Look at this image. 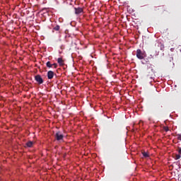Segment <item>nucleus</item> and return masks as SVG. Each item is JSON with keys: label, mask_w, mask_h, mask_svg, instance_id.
I'll list each match as a JSON object with an SVG mask.
<instances>
[{"label": "nucleus", "mask_w": 181, "mask_h": 181, "mask_svg": "<svg viewBox=\"0 0 181 181\" xmlns=\"http://www.w3.org/2000/svg\"><path fill=\"white\" fill-rule=\"evenodd\" d=\"M136 56L139 60H144V59L146 57V53H145V52H142L140 49H138L136 50Z\"/></svg>", "instance_id": "f257e3e1"}, {"label": "nucleus", "mask_w": 181, "mask_h": 181, "mask_svg": "<svg viewBox=\"0 0 181 181\" xmlns=\"http://www.w3.org/2000/svg\"><path fill=\"white\" fill-rule=\"evenodd\" d=\"M154 110L158 112L162 111V110H163V103L160 102H158L157 103H156L154 106Z\"/></svg>", "instance_id": "f03ea898"}, {"label": "nucleus", "mask_w": 181, "mask_h": 181, "mask_svg": "<svg viewBox=\"0 0 181 181\" xmlns=\"http://www.w3.org/2000/svg\"><path fill=\"white\" fill-rule=\"evenodd\" d=\"M35 80L37 82L38 84H43L44 81L40 75H36L35 76Z\"/></svg>", "instance_id": "7ed1b4c3"}, {"label": "nucleus", "mask_w": 181, "mask_h": 181, "mask_svg": "<svg viewBox=\"0 0 181 181\" xmlns=\"http://www.w3.org/2000/svg\"><path fill=\"white\" fill-rule=\"evenodd\" d=\"M55 138L57 141H63V138H64V136L60 133V132H58L55 134Z\"/></svg>", "instance_id": "20e7f679"}, {"label": "nucleus", "mask_w": 181, "mask_h": 181, "mask_svg": "<svg viewBox=\"0 0 181 181\" xmlns=\"http://www.w3.org/2000/svg\"><path fill=\"white\" fill-rule=\"evenodd\" d=\"M48 80H52L54 77V72L53 71H49L47 74Z\"/></svg>", "instance_id": "39448f33"}, {"label": "nucleus", "mask_w": 181, "mask_h": 181, "mask_svg": "<svg viewBox=\"0 0 181 181\" xmlns=\"http://www.w3.org/2000/svg\"><path fill=\"white\" fill-rule=\"evenodd\" d=\"M74 11H75V14L76 15H80V13H83V8H74Z\"/></svg>", "instance_id": "423d86ee"}, {"label": "nucleus", "mask_w": 181, "mask_h": 181, "mask_svg": "<svg viewBox=\"0 0 181 181\" xmlns=\"http://www.w3.org/2000/svg\"><path fill=\"white\" fill-rule=\"evenodd\" d=\"M57 63L59 64V66H64V61L63 60V58H58Z\"/></svg>", "instance_id": "0eeeda50"}, {"label": "nucleus", "mask_w": 181, "mask_h": 181, "mask_svg": "<svg viewBox=\"0 0 181 181\" xmlns=\"http://www.w3.org/2000/svg\"><path fill=\"white\" fill-rule=\"evenodd\" d=\"M27 148H32L33 146V141H28L25 144Z\"/></svg>", "instance_id": "6e6552de"}, {"label": "nucleus", "mask_w": 181, "mask_h": 181, "mask_svg": "<svg viewBox=\"0 0 181 181\" xmlns=\"http://www.w3.org/2000/svg\"><path fill=\"white\" fill-rule=\"evenodd\" d=\"M54 30L56 32H59V30H60V25H57L55 27H54L52 32H54Z\"/></svg>", "instance_id": "1a4fd4ad"}, {"label": "nucleus", "mask_w": 181, "mask_h": 181, "mask_svg": "<svg viewBox=\"0 0 181 181\" xmlns=\"http://www.w3.org/2000/svg\"><path fill=\"white\" fill-rule=\"evenodd\" d=\"M47 67H49V69H51V67H53V64L50 63V62H47L46 64Z\"/></svg>", "instance_id": "9d476101"}, {"label": "nucleus", "mask_w": 181, "mask_h": 181, "mask_svg": "<svg viewBox=\"0 0 181 181\" xmlns=\"http://www.w3.org/2000/svg\"><path fill=\"white\" fill-rule=\"evenodd\" d=\"M142 155L144 158H149V154H148L146 152H143Z\"/></svg>", "instance_id": "9b49d317"}, {"label": "nucleus", "mask_w": 181, "mask_h": 181, "mask_svg": "<svg viewBox=\"0 0 181 181\" xmlns=\"http://www.w3.org/2000/svg\"><path fill=\"white\" fill-rule=\"evenodd\" d=\"M180 158H181L180 154H177V155H175V159H176V160H177V159H180Z\"/></svg>", "instance_id": "f8f14e48"}, {"label": "nucleus", "mask_w": 181, "mask_h": 181, "mask_svg": "<svg viewBox=\"0 0 181 181\" xmlns=\"http://www.w3.org/2000/svg\"><path fill=\"white\" fill-rule=\"evenodd\" d=\"M164 129H165V132H168V131H169V127H164Z\"/></svg>", "instance_id": "ddd939ff"}, {"label": "nucleus", "mask_w": 181, "mask_h": 181, "mask_svg": "<svg viewBox=\"0 0 181 181\" xmlns=\"http://www.w3.org/2000/svg\"><path fill=\"white\" fill-rule=\"evenodd\" d=\"M177 139H178L179 141H181V134H178V135H177Z\"/></svg>", "instance_id": "4468645a"}, {"label": "nucleus", "mask_w": 181, "mask_h": 181, "mask_svg": "<svg viewBox=\"0 0 181 181\" xmlns=\"http://www.w3.org/2000/svg\"><path fill=\"white\" fill-rule=\"evenodd\" d=\"M52 66H54V69H57V64H53Z\"/></svg>", "instance_id": "2eb2a0df"}, {"label": "nucleus", "mask_w": 181, "mask_h": 181, "mask_svg": "<svg viewBox=\"0 0 181 181\" xmlns=\"http://www.w3.org/2000/svg\"><path fill=\"white\" fill-rule=\"evenodd\" d=\"M178 153L181 155V148H178Z\"/></svg>", "instance_id": "dca6fc26"}, {"label": "nucleus", "mask_w": 181, "mask_h": 181, "mask_svg": "<svg viewBox=\"0 0 181 181\" xmlns=\"http://www.w3.org/2000/svg\"><path fill=\"white\" fill-rule=\"evenodd\" d=\"M150 78H151V79H152V78H153V77H150Z\"/></svg>", "instance_id": "f3484780"}]
</instances>
